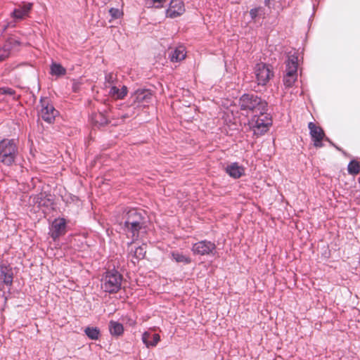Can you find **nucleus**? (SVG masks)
Instances as JSON below:
<instances>
[{
	"mask_svg": "<svg viewBox=\"0 0 360 360\" xmlns=\"http://www.w3.org/2000/svg\"><path fill=\"white\" fill-rule=\"evenodd\" d=\"M124 219V230L127 237L131 238V244L138 239L141 231H145V218L141 212L136 209H131L125 214Z\"/></svg>",
	"mask_w": 360,
	"mask_h": 360,
	"instance_id": "f257e3e1",
	"label": "nucleus"
},
{
	"mask_svg": "<svg viewBox=\"0 0 360 360\" xmlns=\"http://www.w3.org/2000/svg\"><path fill=\"white\" fill-rule=\"evenodd\" d=\"M239 107L247 113H255L267 110V103L255 94H245L239 99Z\"/></svg>",
	"mask_w": 360,
	"mask_h": 360,
	"instance_id": "f03ea898",
	"label": "nucleus"
},
{
	"mask_svg": "<svg viewBox=\"0 0 360 360\" xmlns=\"http://www.w3.org/2000/svg\"><path fill=\"white\" fill-rule=\"evenodd\" d=\"M122 280V275L117 271H107L101 280V288L105 292L115 293L120 290Z\"/></svg>",
	"mask_w": 360,
	"mask_h": 360,
	"instance_id": "7ed1b4c3",
	"label": "nucleus"
},
{
	"mask_svg": "<svg viewBox=\"0 0 360 360\" xmlns=\"http://www.w3.org/2000/svg\"><path fill=\"white\" fill-rule=\"evenodd\" d=\"M18 155V146L13 139H3L0 141V163L11 166Z\"/></svg>",
	"mask_w": 360,
	"mask_h": 360,
	"instance_id": "20e7f679",
	"label": "nucleus"
},
{
	"mask_svg": "<svg viewBox=\"0 0 360 360\" xmlns=\"http://www.w3.org/2000/svg\"><path fill=\"white\" fill-rule=\"evenodd\" d=\"M271 119L267 114V110L255 113L250 122V127L252 129L254 134L257 136L263 135L269 130L271 125Z\"/></svg>",
	"mask_w": 360,
	"mask_h": 360,
	"instance_id": "39448f33",
	"label": "nucleus"
},
{
	"mask_svg": "<svg viewBox=\"0 0 360 360\" xmlns=\"http://www.w3.org/2000/svg\"><path fill=\"white\" fill-rule=\"evenodd\" d=\"M297 57L295 55L290 56L286 61V74L283 78L284 85L290 87L297 79Z\"/></svg>",
	"mask_w": 360,
	"mask_h": 360,
	"instance_id": "423d86ee",
	"label": "nucleus"
},
{
	"mask_svg": "<svg viewBox=\"0 0 360 360\" xmlns=\"http://www.w3.org/2000/svg\"><path fill=\"white\" fill-rule=\"evenodd\" d=\"M152 98L153 94L150 90L140 89L131 94L129 101L132 106L138 108L147 105Z\"/></svg>",
	"mask_w": 360,
	"mask_h": 360,
	"instance_id": "0eeeda50",
	"label": "nucleus"
},
{
	"mask_svg": "<svg viewBox=\"0 0 360 360\" xmlns=\"http://www.w3.org/2000/svg\"><path fill=\"white\" fill-rule=\"evenodd\" d=\"M255 75L259 85H266L274 76L272 67L270 65L260 63L255 68Z\"/></svg>",
	"mask_w": 360,
	"mask_h": 360,
	"instance_id": "6e6552de",
	"label": "nucleus"
},
{
	"mask_svg": "<svg viewBox=\"0 0 360 360\" xmlns=\"http://www.w3.org/2000/svg\"><path fill=\"white\" fill-rule=\"evenodd\" d=\"M40 105L39 116L41 119L49 124L53 122L58 112L50 103L49 99L48 98H41L40 99Z\"/></svg>",
	"mask_w": 360,
	"mask_h": 360,
	"instance_id": "1a4fd4ad",
	"label": "nucleus"
},
{
	"mask_svg": "<svg viewBox=\"0 0 360 360\" xmlns=\"http://www.w3.org/2000/svg\"><path fill=\"white\" fill-rule=\"evenodd\" d=\"M216 250L214 243L203 240L194 243L191 248V251L195 255L208 256L214 255Z\"/></svg>",
	"mask_w": 360,
	"mask_h": 360,
	"instance_id": "9d476101",
	"label": "nucleus"
},
{
	"mask_svg": "<svg viewBox=\"0 0 360 360\" xmlns=\"http://www.w3.org/2000/svg\"><path fill=\"white\" fill-rule=\"evenodd\" d=\"M66 233V221L63 218L56 219L51 224L49 235L54 241Z\"/></svg>",
	"mask_w": 360,
	"mask_h": 360,
	"instance_id": "9b49d317",
	"label": "nucleus"
},
{
	"mask_svg": "<svg viewBox=\"0 0 360 360\" xmlns=\"http://www.w3.org/2000/svg\"><path fill=\"white\" fill-rule=\"evenodd\" d=\"M308 127L314 146L316 148H321L323 146L322 141L325 138L323 130L311 122L308 124Z\"/></svg>",
	"mask_w": 360,
	"mask_h": 360,
	"instance_id": "f8f14e48",
	"label": "nucleus"
},
{
	"mask_svg": "<svg viewBox=\"0 0 360 360\" xmlns=\"http://www.w3.org/2000/svg\"><path fill=\"white\" fill-rule=\"evenodd\" d=\"M20 41L15 38H9L4 45L0 49V62L9 57L12 51L17 49L20 46Z\"/></svg>",
	"mask_w": 360,
	"mask_h": 360,
	"instance_id": "ddd939ff",
	"label": "nucleus"
},
{
	"mask_svg": "<svg viewBox=\"0 0 360 360\" xmlns=\"http://www.w3.org/2000/svg\"><path fill=\"white\" fill-rule=\"evenodd\" d=\"M184 11V4L181 0H172L166 11V15L167 17L174 18L181 15Z\"/></svg>",
	"mask_w": 360,
	"mask_h": 360,
	"instance_id": "4468645a",
	"label": "nucleus"
},
{
	"mask_svg": "<svg viewBox=\"0 0 360 360\" xmlns=\"http://www.w3.org/2000/svg\"><path fill=\"white\" fill-rule=\"evenodd\" d=\"M107 89H109V96L115 99H123L128 92L127 87L124 85H121L119 83L117 84L110 86Z\"/></svg>",
	"mask_w": 360,
	"mask_h": 360,
	"instance_id": "2eb2a0df",
	"label": "nucleus"
},
{
	"mask_svg": "<svg viewBox=\"0 0 360 360\" xmlns=\"http://www.w3.org/2000/svg\"><path fill=\"white\" fill-rule=\"evenodd\" d=\"M13 273L12 268L5 264L0 265V280L7 285H11L13 283Z\"/></svg>",
	"mask_w": 360,
	"mask_h": 360,
	"instance_id": "dca6fc26",
	"label": "nucleus"
},
{
	"mask_svg": "<svg viewBox=\"0 0 360 360\" xmlns=\"http://www.w3.org/2000/svg\"><path fill=\"white\" fill-rule=\"evenodd\" d=\"M160 340V337L157 333L153 334L149 331H146L142 335V341L148 348L155 347Z\"/></svg>",
	"mask_w": 360,
	"mask_h": 360,
	"instance_id": "f3484780",
	"label": "nucleus"
},
{
	"mask_svg": "<svg viewBox=\"0 0 360 360\" xmlns=\"http://www.w3.org/2000/svg\"><path fill=\"white\" fill-rule=\"evenodd\" d=\"M226 172L230 176L238 179L244 174L245 169L238 163L233 162L226 167Z\"/></svg>",
	"mask_w": 360,
	"mask_h": 360,
	"instance_id": "a211bd4d",
	"label": "nucleus"
},
{
	"mask_svg": "<svg viewBox=\"0 0 360 360\" xmlns=\"http://www.w3.org/2000/svg\"><path fill=\"white\" fill-rule=\"evenodd\" d=\"M186 49L183 46H179L174 50H172L169 54V58L172 62H179L186 58Z\"/></svg>",
	"mask_w": 360,
	"mask_h": 360,
	"instance_id": "6ab92c4d",
	"label": "nucleus"
},
{
	"mask_svg": "<svg viewBox=\"0 0 360 360\" xmlns=\"http://www.w3.org/2000/svg\"><path fill=\"white\" fill-rule=\"evenodd\" d=\"M32 4L28 3L24 4L22 6L16 8L13 12V16L14 18L20 20L27 15L29 11L31 10Z\"/></svg>",
	"mask_w": 360,
	"mask_h": 360,
	"instance_id": "aec40b11",
	"label": "nucleus"
},
{
	"mask_svg": "<svg viewBox=\"0 0 360 360\" xmlns=\"http://www.w3.org/2000/svg\"><path fill=\"white\" fill-rule=\"evenodd\" d=\"M171 255L172 259L178 263H183L187 264L191 262V257L179 251L172 252Z\"/></svg>",
	"mask_w": 360,
	"mask_h": 360,
	"instance_id": "412c9836",
	"label": "nucleus"
},
{
	"mask_svg": "<svg viewBox=\"0 0 360 360\" xmlns=\"http://www.w3.org/2000/svg\"><path fill=\"white\" fill-rule=\"evenodd\" d=\"M109 330L112 335H120L123 333L124 331V327L122 324L111 321L109 323Z\"/></svg>",
	"mask_w": 360,
	"mask_h": 360,
	"instance_id": "4be33fe9",
	"label": "nucleus"
},
{
	"mask_svg": "<svg viewBox=\"0 0 360 360\" xmlns=\"http://www.w3.org/2000/svg\"><path fill=\"white\" fill-rule=\"evenodd\" d=\"M119 83L117 76L114 72H106L105 74L104 86L108 89L110 86L117 84Z\"/></svg>",
	"mask_w": 360,
	"mask_h": 360,
	"instance_id": "5701e85b",
	"label": "nucleus"
},
{
	"mask_svg": "<svg viewBox=\"0 0 360 360\" xmlns=\"http://www.w3.org/2000/svg\"><path fill=\"white\" fill-rule=\"evenodd\" d=\"M85 335L91 340H97L100 337V330L97 327H86L84 329Z\"/></svg>",
	"mask_w": 360,
	"mask_h": 360,
	"instance_id": "b1692460",
	"label": "nucleus"
},
{
	"mask_svg": "<svg viewBox=\"0 0 360 360\" xmlns=\"http://www.w3.org/2000/svg\"><path fill=\"white\" fill-rule=\"evenodd\" d=\"M66 73V70L60 64L53 63L51 66V74L56 76H62Z\"/></svg>",
	"mask_w": 360,
	"mask_h": 360,
	"instance_id": "393cba45",
	"label": "nucleus"
},
{
	"mask_svg": "<svg viewBox=\"0 0 360 360\" xmlns=\"http://www.w3.org/2000/svg\"><path fill=\"white\" fill-rule=\"evenodd\" d=\"M347 169L350 174H357L360 172V165L358 162L352 160L349 163Z\"/></svg>",
	"mask_w": 360,
	"mask_h": 360,
	"instance_id": "a878e982",
	"label": "nucleus"
},
{
	"mask_svg": "<svg viewBox=\"0 0 360 360\" xmlns=\"http://www.w3.org/2000/svg\"><path fill=\"white\" fill-rule=\"evenodd\" d=\"M95 122L99 125H105L108 123V117L103 112H99L95 116Z\"/></svg>",
	"mask_w": 360,
	"mask_h": 360,
	"instance_id": "bb28decb",
	"label": "nucleus"
},
{
	"mask_svg": "<svg viewBox=\"0 0 360 360\" xmlns=\"http://www.w3.org/2000/svg\"><path fill=\"white\" fill-rule=\"evenodd\" d=\"M146 250L143 246L137 247L133 252V257L136 260L143 259L145 257Z\"/></svg>",
	"mask_w": 360,
	"mask_h": 360,
	"instance_id": "cd10ccee",
	"label": "nucleus"
},
{
	"mask_svg": "<svg viewBox=\"0 0 360 360\" xmlns=\"http://www.w3.org/2000/svg\"><path fill=\"white\" fill-rule=\"evenodd\" d=\"M0 94L1 95H9L13 96L15 98V91L11 88L9 87H0Z\"/></svg>",
	"mask_w": 360,
	"mask_h": 360,
	"instance_id": "c85d7f7f",
	"label": "nucleus"
},
{
	"mask_svg": "<svg viewBox=\"0 0 360 360\" xmlns=\"http://www.w3.org/2000/svg\"><path fill=\"white\" fill-rule=\"evenodd\" d=\"M262 11V8H255L250 11V15L252 20L255 21L256 18L259 15L260 12Z\"/></svg>",
	"mask_w": 360,
	"mask_h": 360,
	"instance_id": "c756f323",
	"label": "nucleus"
},
{
	"mask_svg": "<svg viewBox=\"0 0 360 360\" xmlns=\"http://www.w3.org/2000/svg\"><path fill=\"white\" fill-rule=\"evenodd\" d=\"M109 13H110V15L112 16V18L114 19L119 18L122 14L118 8H111L109 10Z\"/></svg>",
	"mask_w": 360,
	"mask_h": 360,
	"instance_id": "7c9ffc66",
	"label": "nucleus"
},
{
	"mask_svg": "<svg viewBox=\"0 0 360 360\" xmlns=\"http://www.w3.org/2000/svg\"><path fill=\"white\" fill-rule=\"evenodd\" d=\"M167 0H153L154 3H158V4L155 6L156 8H161L162 7V4L166 1Z\"/></svg>",
	"mask_w": 360,
	"mask_h": 360,
	"instance_id": "2f4dec72",
	"label": "nucleus"
},
{
	"mask_svg": "<svg viewBox=\"0 0 360 360\" xmlns=\"http://www.w3.org/2000/svg\"><path fill=\"white\" fill-rule=\"evenodd\" d=\"M269 4H270V0H265L264 1L265 6H269Z\"/></svg>",
	"mask_w": 360,
	"mask_h": 360,
	"instance_id": "473e14b6",
	"label": "nucleus"
}]
</instances>
